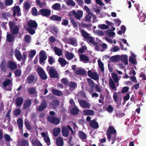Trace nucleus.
I'll use <instances>...</instances> for the list:
<instances>
[{
  "label": "nucleus",
  "instance_id": "nucleus-2",
  "mask_svg": "<svg viewBox=\"0 0 146 146\" xmlns=\"http://www.w3.org/2000/svg\"><path fill=\"white\" fill-rule=\"evenodd\" d=\"M51 10L47 9H42L38 12V15H41L42 16L48 17L50 14Z\"/></svg>",
  "mask_w": 146,
  "mask_h": 146
},
{
  "label": "nucleus",
  "instance_id": "nucleus-30",
  "mask_svg": "<svg viewBox=\"0 0 146 146\" xmlns=\"http://www.w3.org/2000/svg\"><path fill=\"white\" fill-rule=\"evenodd\" d=\"M78 135L80 138L81 139H84L86 138V135L82 131H79L78 133Z\"/></svg>",
  "mask_w": 146,
  "mask_h": 146
},
{
  "label": "nucleus",
  "instance_id": "nucleus-54",
  "mask_svg": "<svg viewBox=\"0 0 146 146\" xmlns=\"http://www.w3.org/2000/svg\"><path fill=\"white\" fill-rule=\"evenodd\" d=\"M44 140L45 143H46L47 145H49L50 144V140L49 137L48 135L46 136V137H44Z\"/></svg>",
  "mask_w": 146,
  "mask_h": 146
},
{
  "label": "nucleus",
  "instance_id": "nucleus-13",
  "mask_svg": "<svg viewBox=\"0 0 146 146\" xmlns=\"http://www.w3.org/2000/svg\"><path fill=\"white\" fill-rule=\"evenodd\" d=\"M69 131L68 129L65 126H63L62 129V135L65 137H67L68 136Z\"/></svg>",
  "mask_w": 146,
  "mask_h": 146
},
{
  "label": "nucleus",
  "instance_id": "nucleus-15",
  "mask_svg": "<svg viewBox=\"0 0 146 146\" xmlns=\"http://www.w3.org/2000/svg\"><path fill=\"white\" fill-rule=\"evenodd\" d=\"M80 60L85 63L88 62L89 60L88 56L83 54L80 55Z\"/></svg>",
  "mask_w": 146,
  "mask_h": 146
},
{
  "label": "nucleus",
  "instance_id": "nucleus-26",
  "mask_svg": "<svg viewBox=\"0 0 146 146\" xmlns=\"http://www.w3.org/2000/svg\"><path fill=\"white\" fill-rule=\"evenodd\" d=\"M79 111V109L76 107L73 108L70 110V113L73 115H76L78 113Z\"/></svg>",
  "mask_w": 146,
  "mask_h": 146
},
{
  "label": "nucleus",
  "instance_id": "nucleus-40",
  "mask_svg": "<svg viewBox=\"0 0 146 146\" xmlns=\"http://www.w3.org/2000/svg\"><path fill=\"white\" fill-rule=\"evenodd\" d=\"M14 38V36L10 34H7V35L6 40L9 42H12Z\"/></svg>",
  "mask_w": 146,
  "mask_h": 146
},
{
  "label": "nucleus",
  "instance_id": "nucleus-39",
  "mask_svg": "<svg viewBox=\"0 0 146 146\" xmlns=\"http://www.w3.org/2000/svg\"><path fill=\"white\" fill-rule=\"evenodd\" d=\"M11 82V80L9 79H6L3 82V86L4 88L9 86Z\"/></svg>",
  "mask_w": 146,
  "mask_h": 146
},
{
  "label": "nucleus",
  "instance_id": "nucleus-43",
  "mask_svg": "<svg viewBox=\"0 0 146 146\" xmlns=\"http://www.w3.org/2000/svg\"><path fill=\"white\" fill-rule=\"evenodd\" d=\"M111 30L109 29L108 30L106 31V34L108 36L111 37L115 35V33L112 32Z\"/></svg>",
  "mask_w": 146,
  "mask_h": 146
},
{
  "label": "nucleus",
  "instance_id": "nucleus-27",
  "mask_svg": "<svg viewBox=\"0 0 146 146\" xmlns=\"http://www.w3.org/2000/svg\"><path fill=\"white\" fill-rule=\"evenodd\" d=\"M31 143L33 146H42L40 141L37 139H33Z\"/></svg>",
  "mask_w": 146,
  "mask_h": 146
},
{
  "label": "nucleus",
  "instance_id": "nucleus-3",
  "mask_svg": "<svg viewBox=\"0 0 146 146\" xmlns=\"http://www.w3.org/2000/svg\"><path fill=\"white\" fill-rule=\"evenodd\" d=\"M74 17L77 19L80 20L83 17V12L82 10H78L76 12V10H73L71 12Z\"/></svg>",
  "mask_w": 146,
  "mask_h": 146
},
{
  "label": "nucleus",
  "instance_id": "nucleus-45",
  "mask_svg": "<svg viewBox=\"0 0 146 146\" xmlns=\"http://www.w3.org/2000/svg\"><path fill=\"white\" fill-rule=\"evenodd\" d=\"M98 62L99 66L101 71L102 72H104V68L103 62L100 60H98Z\"/></svg>",
  "mask_w": 146,
  "mask_h": 146
},
{
  "label": "nucleus",
  "instance_id": "nucleus-16",
  "mask_svg": "<svg viewBox=\"0 0 146 146\" xmlns=\"http://www.w3.org/2000/svg\"><path fill=\"white\" fill-rule=\"evenodd\" d=\"M24 99L22 97H17L16 99L15 103L18 106H21L23 104Z\"/></svg>",
  "mask_w": 146,
  "mask_h": 146
},
{
  "label": "nucleus",
  "instance_id": "nucleus-50",
  "mask_svg": "<svg viewBox=\"0 0 146 146\" xmlns=\"http://www.w3.org/2000/svg\"><path fill=\"white\" fill-rule=\"evenodd\" d=\"M28 92L29 94L31 95H33L35 93V88L33 87H31L28 89Z\"/></svg>",
  "mask_w": 146,
  "mask_h": 146
},
{
  "label": "nucleus",
  "instance_id": "nucleus-64",
  "mask_svg": "<svg viewBox=\"0 0 146 146\" xmlns=\"http://www.w3.org/2000/svg\"><path fill=\"white\" fill-rule=\"evenodd\" d=\"M13 3V0H5V5L7 6L11 5Z\"/></svg>",
  "mask_w": 146,
  "mask_h": 146
},
{
  "label": "nucleus",
  "instance_id": "nucleus-20",
  "mask_svg": "<svg viewBox=\"0 0 146 146\" xmlns=\"http://www.w3.org/2000/svg\"><path fill=\"white\" fill-rule=\"evenodd\" d=\"M13 12H14L17 13V15L18 17H19L21 16V10L20 7L19 6H17L14 7L13 8Z\"/></svg>",
  "mask_w": 146,
  "mask_h": 146
},
{
  "label": "nucleus",
  "instance_id": "nucleus-48",
  "mask_svg": "<svg viewBox=\"0 0 146 146\" xmlns=\"http://www.w3.org/2000/svg\"><path fill=\"white\" fill-rule=\"evenodd\" d=\"M60 5L58 3H55L54 4L52 7V8L55 10H57L60 9Z\"/></svg>",
  "mask_w": 146,
  "mask_h": 146
},
{
  "label": "nucleus",
  "instance_id": "nucleus-33",
  "mask_svg": "<svg viewBox=\"0 0 146 146\" xmlns=\"http://www.w3.org/2000/svg\"><path fill=\"white\" fill-rule=\"evenodd\" d=\"M58 61L62 66H63L65 65L67 63V62L64 58H62L60 57Z\"/></svg>",
  "mask_w": 146,
  "mask_h": 146
},
{
  "label": "nucleus",
  "instance_id": "nucleus-58",
  "mask_svg": "<svg viewBox=\"0 0 146 146\" xmlns=\"http://www.w3.org/2000/svg\"><path fill=\"white\" fill-rule=\"evenodd\" d=\"M69 86L70 88H75L77 86V84L76 83L73 82H70L69 84Z\"/></svg>",
  "mask_w": 146,
  "mask_h": 146
},
{
  "label": "nucleus",
  "instance_id": "nucleus-32",
  "mask_svg": "<svg viewBox=\"0 0 146 146\" xmlns=\"http://www.w3.org/2000/svg\"><path fill=\"white\" fill-rule=\"evenodd\" d=\"M54 50L55 53L59 56H60L62 53V51L60 49L56 47H54Z\"/></svg>",
  "mask_w": 146,
  "mask_h": 146
},
{
  "label": "nucleus",
  "instance_id": "nucleus-29",
  "mask_svg": "<svg viewBox=\"0 0 146 146\" xmlns=\"http://www.w3.org/2000/svg\"><path fill=\"white\" fill-rule=\"evenodd\" d=\"M121 61L124 62V64L126 65L128 64V61L127 60V56L125 55H123L121 56Z\"/></svg>",
  "mask_w": 146,
  "mask_h": 146
},
{
  "label": "nucleus",
  "instance_id": "nucleus-31",
  "mask_svg": "<svg viewBox=\"0 0 146 146\" xmlns=\"http://www.w3.org/2000/svg\"><path fill=\"white\" fill-rule=\"evenodd\" d=\"M109 85L111 88L115 90H117V88L115 87V84L112 79L110 78L109 80Z\"/></svg>",
  "mask_w": 146,
  "mask_h": 146
},
{
  "label": "nucleus",
  "instance_id": "nucleus-55",
  "mask_svg": "<svg viewBox=\"0 0 146 146\" xmlns=\"http://www.w3.org/2000/svg\"><path fill=\"white\" fill-rule=\"evenodd\" d=\"M92 15L89 14L88 15H86L85 18V21L88 22L91 21L92 18ZM92 16H93V15H92Z\"/></svg>",
  "mask_w": 146,
  "mask_h": 146
},
{
  "label": "nucleus",
  "instance_id": "nucleus-42",
  "mask_svg": "<svg viewBox=\"0 0 146 146\" xmlns=\"http://www.w3.org/2000/svg\"><path fill=\"white\" fill-rule=\"evenodd\" d=\"M138 17L139 18L140 21L141 22H143L145 21L146 18V16L145 15H144L143 13L140 14L139 15Z\"/></svg>",
  "mask_w": 146,
  "mask_h": 146
},
{
  "label": "nucleus",
  "instance_id": "nucleus-28",
  "mask_svg": "<svg viewBox=\"0 0 146 146\" xmlns=\"http://www.w3.org/2000/svg\"><path fill=\"white\" fill-rule=\"evenodd\" d=\"M61 129L60 128H56L54 129L53 130V135L56 137H57L58 135L60 133Z\"/></svg>",
  "mask_w": 146,
  "mask_h": 146
},
{
  "label": "nucleus",
  "instance_id": "nucleus-17",
  "mask_svg": "<svg viewBox=\"0 0 146 146\" xmlns=\"http://www.w3.org/2000/svg\"><path fill=\"white\" fill-rule=\"evenodd\" d=\"M35 76L34 75H31L28 76L26 79L27 82L29 84H31L34 81Z\"/></svg>",
  "mask_w": 146,
  "mask_h": 146
},
{
  "label": "nucleus",
  "instance_id": "nucleus-53",
  "mask_svg": "<svg viewBox=\"0 0 146 146\" xmlns=\"http://www.w3.org/2000/svg\"><path fill=\"white\" fill-rule=\"evenodd\" d=\"M21 112V110L19 108L16 109L13 111L14 115H19L20 114Z\"/></svg>",
  "mask_w": 146,
  "mask_h": 146
},
{
  "label": "nucleus",
  "instance_id": "nucleus-21",
  "mask_svg": "<svg viewBox=\"0 0 146 146\" xmlns=\"http://www.w3.org/2000/svg\"><path fill=\"white\" fill-rule=\"evenodd\" d=\"M56 145L57 146H63L64 142L62 138L60 137H58L57 138L56 140Z\"/></svg>",
  "mask_w": 146,
  "mask_h": 146
},
{
  "label": "nucleus",
  "instance_id": "nucleus-62",
  "mask_svg": "<svg viewBox=\"0 0 146 146\" xmlns=\"http://www.w3.org/2000/svg\"><path fill=\"white\" fill-rule=\"evenodd\" d=\"M25 41L28 43H29L30 42L31 39V36L29 35H26L24 38Z\"/></svg>",
  "mask_w": 146,
  "mask_h": 146
},
{
  "label": "nucleus",
  "instance_id": "nucleus-9",
  "mask_svg": "<svg viewBox=\"0 0 146 146\" xmlns=\"http://www.w3.org/2000/svg\"><path fill=\"white\" fill-rule=\"evenodd\" d=\"M7 64L8 67L11 70H14L17 68V64L11 60H9Z\"/></svg>",
  "mask_w": 146,
  "mask_h": 146
},
{
  "label": "nucleus",
  "instance_id": "nucleus-57",
  "mask_svg": "<svg viewBox=\"0 0 146 146\" xmlns=\"http://www.w3.org/2000/svg\"><path fill=\"white\" fill-rule=\"evenodd\" d=\"M32 15L34 16H36L37 15V10L35 7L33 8L32 9Z\"/></svg>",
  "mask_w": 146,
  "mask_h": 146
},
{
  "label": "nucleus",
  "instance_id": "nucleus-12",
  "mask_svg": "<svg viewBox=\"0 0 146 146\" xmlns=\"http://www.w3.org/2000/svg\"><path fill=\"white\" fill-rule=\"evenodd\" d=\"M89 125L91 127L95 129H97L99 127L98 123L95 119L90 121Z\"/></svg>",
  "mask_w": 146,
  "mask_h": 146
},
{
  "label": "nucleus",
  "instance_id": "nucleus-25",
  "mask_svg": "<svg viewBox=\"0 0 146 146\" xmlns=\"http://www.w3.org/2000/svg\"><path fill=\"white\" fill-rule=\"evenodd\" d=\"M65 56L69 60L72 59L74 57V55L73 53H70L67 51H66Z\"/></svg>",
  "mask_w": 146,
  "mask_h": 146
},
{
  "label": "nucleus",
  "instance_id": "nucleus-10",
  "mask_svg": "<svg viewBox=\"0 0 146 146\" xmlns=\"http://www.w3.org/2000/svg\"><path fill=\"white\" fill-rule=\"evenodd\" d=\"M32 101L31 99H28L25 101L22 107L23 110H26L30 108L31 106Z\"/></svg>",
  "mask_w": 146,
  "mask_h": 146
},
{
  "label": "nucleus",
  "instance_id": "nucleus-8",
  "mask_svg": "<svg viewBox=\"0 0 146 146\" xmlns=\"http://www.w3.org/2000/svg\"><path fill=\"white\" fill-rule=\"evenodd\" d=\"M47 107V104L45 99L42 101L40 105L37 109L38 111H42L45 109Z\"/></svg>",
  "mask_w": 146,
  "mask_h": 146
},
{
  "label": "nucleus",
  "instance_id": "nucleus-52",
  "mask_svg": "<svg viewBox=\"0 0 146 146\" xmlns=\"http://www.w3.org/2000/svg\"><path fill=\"white\" fill-rule=\"evenodd\" d=\"M87 48L85 45L82 46V47L80 48L78 50V52L81 54L83 53L86 50Z\"/></svg>",
  "mask_w": 146,
  "mask_h": 146
},
{
  "label": "nucleus",
  "instance_id": "nucleus-41",
  "mask_svg": "<svg viewBox=\"0 0 146 146\" xmlns=\"http://www.w3.org/2000/svg\"><path fill=\"white\" fill-rule=\"evenodd\" d=\"M81 33L82 35L86 39H87V38L90 36L89 34L84 30H81Z\"/></svg>",
  "mask_w": 146,
  "mask_h": 146
},
{
  "label": "nucleus",
  "instance_id": "nucleus-35",
  "mask_svg": "<svg viewBox=\"0 0 146 146\" xmlns=\"http://www.w3.org/2000/svg\"><path fill=\"white\" fill-rule=\"evenodd\" d=\"M84 113L86 115H93L94 111L92 110H84L83 111Z\"/></svg>",
  "mask_w": 146,
  "mask_h": 146
},
{
  "label": "nucleus",
  "instance_id": "nucleus-37",
  "mask_svg": "<svg viewBox=\"0 0 146 146\" xmlns=\"http://www.w3.org/2000/svg\"><path fill=\"white\" fill-rule=\"evenodd\" d=\"M6 62L4 60H3L0 65V68L1 70L3 72H5L6 71L5 69Z\"/></svg>",
  "mask_w": 146,
  "mask_h": 146
},
{
  "label": "nucleus",
  "instance_id": "nucleus-38",
  "mask_svg": "<svg viewBox=\"0 0 146 146\" xmlns=\"http://www.w3.org/2000/svg\"><path fill=\"white\" fill-rule=\"evenodd\" d=\"M87 39H88L90 42L94 46L98 44L97 42L95 41L94 40L92 36H89L88 38H87Z\"/></svg>",
  "mask_w": 146,
  "mask_h": 146
},
{
  "label": "nucleus",
  "instance_id": "nucleus-4",
  "mask_svg": "<svg viewBox=\"0 0 146 146\" xmlns=\"http://www.w3.org/2000/svg\"><path fill=\"white\" fill-rule=\"evenodd\" d=\"M47 119L50 123L56 125L58 124L60 122L59 118L54 116H48L47 117Z\"/></svg>",
  "mask_w": 146,
  "mask_h": 146
},
{
  "label": "nucleus",
  "instance_id": "nucleus-60",
  "mask_svg": "<svg viewBox=\"0 0 146 146\" xmlns=\"http://www.w3.org/2000/svg\"><path fill=\"white\" fill-rule=\"evenodd\" d=\"M99 27L100 28L102 29H107L109 28L108 25L104 24L99 25Z\"/></svg>",
  "mask_w": 146,
  "mask_h": 146
},
{
  "label": "nucleus",
  "instance_id": "nucleus-61",
  "mask_svg": "<svg viewBox=\"0 0 146 146\" xmlns=\"http://www.w3.org/2000/svg\"><path fill=\"white\" fill-rule=\"evenodd\" d=\"M31 27H28L27 29L29 31V33L31 35H33L35 33V31Z\"/></svg>",
  "mask_w": 146,
  "mask_h": 146
},
{
  "label": "nucleus",
  "instance_id": "nucleus-49",
  "mask_svg": "<svg viewBox=\"0 0 146 146\" xmlns=\"http://www.w3.org/2000/svg\"><path fill=\"white\" fill-rule=\"evenodd\" d=\"M70 21L72 23V24L73 27L75 28H78V24L72 18H70Z\"/></svg>",
  "mask_w": 146,
  "mask_h": 146
},
{
  "label": "nucleus",
  "instance_id": "nucleus-18",
  "mask_svg": "<svg viewBox=\"0 0 146 146\" xmlns=\"http://www.w3.org/2000/svg\"><path fill=\"white\" fill-rule=\"evenodd\" d=\"M80 105L82 107L84 108H89L90 105L87 102L85 101L84 100H81L79 102Z\"/></svg>",
  "mask_w": 146,
  "mask_h": 146
},
{
  "label": "nucleus",
  "instance_id": "nucleus-36",
  "mask_svg": "<svg viewBox=\"0 0 146 146\" xmlns=\"http://www.w3.org/2000/svg\"><path fill=\"white\" fill-rule=\"evenodd\" d=\"M87 81L90 86L91 88L92 89H94V84L93 80L90 78H88L87 79Z\"/></svg>",
  "mask_w": 146,
  "mask_h": 146
},
{
  "label": "nucleus",
  "instance_id": "nucleus-6",
  "mask_svg": "<svg viewBox=\"0 0 146 146\" xmlns=\"http://www.w3.org/2000/svg\"><path fill=\"white\" fill-rule=\"evenodd\" d=\"M48 74L51 78H58V77L57 72L52 68L49 69Z\"/></svg>",
  "mask_w": 146,
  "mask_h": 146
},
{
  "label": "nucleus",
  "instance_id": "nucleus-5",
  "mask_svg": "<svg viewBox=\"0 0 146 146\" xmlns=\"http://www.w3.org/2000/svg\"><path fill=\"white\" fill-rule=\"evenodd\" d=\"M37 72L42 80H45L47 78V76L43 69L42 68H37Z\"/></svg>",
  "mask_w": 146,
  "mask_h": 146
},
{
  "label": "nucleus",
  "instance_id": "nucleus-7",
  "mask_svg": "<svg viewBox=\"0 0 146 146\" xmlns=\"http://www.w3.org/2000/svg\"><path fill=\"white\" fill-rule=\"evenodd\" d=\"M88 75L89 77L96 80L99 79L98 76L96 72H92L91 70H89L88 72Z\"/></svg>",
  "mask_w": 146,
  "mask_h": 146
},
{
  "label": "nucleus",
  "instance_id": "nucleus-14",
  "mask_svg": "<svg viewBox=\"0 0 146 146\" xmlns=\"http://www.w3.org/2000/svg\"><path fill=\"white\" fill-rule=\"evenodd\" d=\"M15 55L17 59L20 61L22 58V55L20 52L17 49H15Z\"/></svg>",
  "mask_w": 146,
  "mask_h": 146
},
{
  "label": "nucleus",
  "instance_id": "nucleus-59",
  "mask_svg": "<svg viewBox=\"0 0 146 146\" xmlns=\"http://www.w3.org/2000/svg\"><path fill=\"white\" fill-rule=\"evenodd\" d=\"M113 79L115 82H117L118 80L117 75L115 73H112V74Z\"/></svg>",
  "mask_w": 146,
  "mask_h": 146
},
{
  "label": "nucleus",
  "instance_id": "nucleus-56",
  "mask_svg": "<svg viewBox=\"0 0 146 146\" xmlns=\"http://www.w3.org/2000/svg\"><path fill=\"white\" fill-rule=\"evenodd\" d=\"M21 71L20 69H17L15 72V76L16 77L20 76L21 75Z\"/></svg>",
  "mask_w": 146,
  "mask_h": 146
},
{
  "label": "nucleus",
  "instance_id": "nucleus-47",
  "mask_svg": "<svg viewBox=\"0 0 146 146\" xmlns=\"http://www.w3.org/2000/svg\"><path fill=\"white\" fill-rule=\"evenodd\" d=\"M51 29L52 31V33L54 35H57L58 32V28L55 27H53L51 28Z\"/></svg>",
  "mask_w": 146,
  "mask_h": 146
},
{
  "label": "nucleus",
  "instance_id": "nucleus-1",
  "mask_svg": "<svg viewBox=\"0 0 146 146\" xmlns=\"http://www.w3.org/2000/svg\"><path fill=\"white\" fill-rule=\"evenodd\" d=\"M106 134L107 136L108 141H110L111 138V140L113 141L111 143L112 144H113L116 138L117 131L113 126H109L107 129Z\"/></svg>",
  "mask_w": 146,
  "mask_h": 146
},
{
  "label": "nucleus",
  "instance_id": "nucleus-44",
  "mask_svg": "<svg viewBox=\"0 0 146 146\" xmlns=\"http://www.w3.org/2000/svg\"><path fill=\"white\" fill-rule=\"evenodd\" d=\"M85 71L84 70L79 69L76 71V73L78 75L84 76L85 74Z\"/></svg>",
  "mask_w": 146,
  "mask_h": 146
},
{
  "label": "nucleus",
  "instance_id": "nucleus-23",
  "mask_svg": "<svg viewBox=\"0 0 146 146\" xmlns=\"http://www.w3.org/2000/svg\"><path fill=\"white\" fill-rule=\"evenodd\" d=\"M50 19L54 21L60 22L61 21L62 18L58 16L57 15H53L50 17Z\"/></svg>",
  "mask_w": 146,
  "mask_h": 146
},
{
  "label": "nucleus",
  "instance_id": "nucleus-51",
  "mask_svg": "<svg viewBox=\"0 0 146 146\" xmlns=\"http://www.w3.org/2000/svg\"><path fill=\"white\" fill-rule=\"evenodd\" d=\"M11 109H9L8 111H7L6 115H5V117L8 120V121H10L11 119V116L10 115V114L11 112Z\"/></svg>",
  "mask_w": 146,
  "mask_h": 146
},
{
  "label": "nucleus",
  "instance_id": "nucleus-34",
  "mask_svg": "<svg viewBox=\"0 0 146 146\" xmlns=\"http://www.w3.org/2000/svg\"><path fill=\"white\" fill-rule=\"evenodd\" d=\"M59 104V102L57 100H54L51 102L50 105L53 107H57Z\"/></svg>",
  "mask_w": 146,
  "mask_h": 146
},
{
  "label": "nucleus",
  "instance_id": "nucleus-11",
  "mask_svg": "<svg viewBox=\"0 0 146 146\" xmlns=\"http://www.w3.org/2000/svg\"><path fill=\"white\" fill-rule=\"evenodd\" d=\"M27 24L29 27L33 28H36L38 27V24L35 20H30L27 22Z\"/></svg>",
  "mask_w": 146,
  "mask_h": 146
},
{
  "label": "nucleus",
  "instance_id": "nucleus-22",
  "mask_svg": "<svg viewBox=\"0 0 146 146\" xmlns=\"http://www.w3.org/2000/svg\"><path fill=\"white\" fill-rule=\"evenodd\" d=\"M10 31L12 34L13 35H15L18 33L19 29L18 27L17 26H16L11 29H10Z\"/></svg>",
  "mask_w": 146,
  "mask_h": 146
},
{
  "label": "nucleus",
  "instance_id": "nucleus-46",
  "mask_svg": "<svg viewBox=\"0 0 146 146\" xmlns=\"http://www.w3.org/2000/svg\"><path fill=\"white\" fill-rule=\"evenodd\" d=\"M47 57L46 56H40L39 57V62L40 64H42L43 63L44 64V61H45Z\"/></svg>",
  "mask_w": 146,
  "mask_h": 146
},
{
  "label": "nucleus",
  "instance_id": "nucleus-19",
  "mask_svg": "<svg viewBox=\"0 0 146 146\" xmlns=\"http://www.w3.org/2000/svg\"><path fill=\"white\" fill-rule=\"evenodd\" d=\"M52 93L54 95L57 96H61L62 95V92L59 90L56 89H52L51 90Z\"/></svg>",
  "mask_w": 146,
  "mask_h": 146
},
{
  "label": "nucleus",
  "instance_id": "nucleus-63",
  "mask_svg": "<svg viewBox=\"0 0 146 146\" xmlns=\"http://www.w3.org/2000/svg\"><path fill=\"white\" fill-rule=\"evenodd\" d=\"M3 137L4 139L7 141H9L11 139L10 136L6 133L4 134Z\"/></svg>",
  "mask_w": 146,
  "mask_h": 146
},
{
  "label": "nucleus",
  "instance_id": "nucleus-24",
  "mask_svg": "<svg viewBox=\"0 0 146 146\" xmlns=\"http://www.w3.org/2000/svg\"><path fill=\"white\" fill-rule=\"evenodd\" d=\"M17 125L19 129L20 130L23 129V121L22 119L19 118L17 121Z\"/></svg>",
  "mask_w": 146,
  "mask_h": 146
}]
</instances>
